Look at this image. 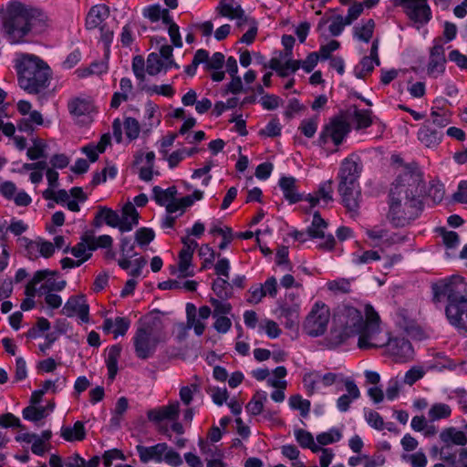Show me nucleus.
I'll return each mask as SVG.
<instances>
[{
  "label": "nucleus",
  "mask_w": 467,
  "mask_h": 467,
  "mask_svg": "<svg viewBox=\"0 0 467 467\" xmlns=\"http://www.w3.org/2000/svg\"><path fill=\"white\" fill-rule=\"evenodd\" d=\"M109 15V9L106 5H99L93 6L86 18V26L88 29H93L100 26Z\"/></svg>",
  "instance_id": "nucleus-29"
},
{
  "label": "nucleus",
  "mask_w": 467,
  "mask_h": 467,
  "mask_svg": "<svg viewBox=\"0 0 467 467\" xmlns=\"http://www.w3.org/2000/svg\"><path fill=\"white\" fill-rule=\"evenodd\" d=\"M302 133L307 137L312 138L317 130V118H312L309 119H304L299 127Z\"/></svg>",
  "instance_id": "nucleus-64"
},
{
  "label": "nucleus",
  "mask_w": 467,
  "mask_h": 467,
  "mask_svg": "<svg viewBox=\"0 0 467 467\" xmlns=\"http://www.w3.org/2000/svg\"><path fill=\"white\" fill-rule=\"evenodd\" d=\"M210 302L213 306V317H220L222 315L229 314L232 310L231 304L225 302V300L222 301L213 297L210 298Z\"/></svg>",
  "instance_id": "nucleus-58"
},
{
  "label": "nucleus",
  "mask_w": 467,
  "mask_h": 467,
  "mask_svg": "<svg viewBox=\"0 0 467 467\" xmlns=\"http://www.w3.org/2000/svg\"><path fill=\"white\" fill-rule=\"evenodd\" d=\"M336 324L344 327V329L354 337L360 331V327L364 321L362 313L357 308L348 306H343L338 308L334 316Z\"/></svg>",
  "instance_id": "nucleus-10"
},
{
  "label": "nucleus",
  "mask_w": 467,
  "mask_h": 467,
  "mask_svg": "<svg viewBox=\"0 0 467 467\" xmlns=\"http://www.w3.org/2000/svg\"><path fill=\"white\" fill-rule=\"evenodd\" d=\"M140 460L143 463H147L150 461H155L161 462L163 461V454L168 449V445L165 442L158 443L153 446L146 447L143 445H137L136 447Z\"/></svg>",
  "instance_id": "nucleus-23"
},
{
  "label": "nucleus",
  "mask_w": 467,
  "mask_h": 467,
  "mask_svg": "<svg viewBox=\"0 0 467 467\" xmlns=\"http://www.w3.org/2000/svg\"><path fill=\"white\" fill-rule=\"evenodd\" d=\"M349 131L348 123L343 118H335L326 125L320 134V141L327 143L330 139L335 145H339Z\"/></svg>",
  "instance_id": "nucleus-16"
},
{
  "label": "nucleus",
  "mask_w": 467,
  "mask_h": 467,
  "mask_svg": "<svg viewBox=\"0 0 467 467\" xmlns=\"http://www.w3.org/2000/svg\"><path fill=\"white\" fill-rule=\"evenodd\" d=\"M421 174L416 171H405L390 189L389 221L396 227H404L415 220L420 210L419 200L422 192Z\"/></svg>",
  "instance_id": "nucleus-1"
},
{
  "label": "nucleus",
  "mask_w": 467,
  "mask_h": 467,
  "mask_svg": "<svg viewBox=\"0 0 467 467\" xmlns=\"http://www.w3.org/2000/svg\"><path fill=\"white\" fill-rule=\"evenodd\" d=\"M338 192L342 198V202L351 217L358 214L361 202V190L359 184L338 183Z\"/></svg>",
  "instance_id": "nucleus-14"
},
{
  "label": "nucleus",
  "mask_w": 467,
  "mask_h": 467,
  "mask_svg": "<svg viewBox=\"0 0 467 467\" xmlns=\"http://www.w3.org/2000/svg\"><path fill=\"white\" fill-rule=\"evenodd\" d=\"M43 121L42 114L37 110H33L27 117L18 121L17 128L20 131L31 134L35 130L33 124L42 125Z\"/></svg>",
  "instance_id": "nucleus-39"
},
{
  "label": "nucleus",
  "mask_w": 467,
  "mask_h": 467,
  "mask_svg": "<svg viewBox=\"0 0 467 467\" xmlns=\"http://www.w3.org/2000/svg\"><path fill=\"white\" fill-rule=\"evenodd\" d=\"M327 289L332 293L337 294H348L351 291V284L349 279L338 278L327 282Z\"/></svg>",
  "instance_id": "nucleus-49"
},
{
  "label": "nucleus",
  "mask_w": 467,
  "mask_h": 467,
  "mask_svg": "<svg viewBox=\"0 0 467 467\" xmlns=\"http://www.w3.org/2000/svg\"><path fill=\"white\" fill-rule=\"evenodd\" d=\"M203 192L199 190H195L192 194L184 196L179 200L176 199L174 203L168 204V213H173L181 209H185L193 204L195 201H199L202 198Z\"/></svg>",
  "instance_id": "nucleus-33"
},
{
  "label": "nucleus",
  "mask_w": 467,
  "mask_h": 467,
  "mask_svg": "<svg viewBox=\"0 0 467 467\" xmlns=\"http://www.w3.org/2000/svg\"><path fill=\"white\" fill-rule=\"evenodd\" d=\"M289 405L294 410H300L303 417L307 416L310 410V401L303 400L300 395H294L289 398Z\"/></svg>",
  "instance_id": "nucleus-52"
},
{
  "label": "nucleus",
  "mask_w": 467,
  "mask_h": 467,
  "mask_svg": "<svg viewBox=\"0 0 467 467\" xmlns=\"http://www.w3.org/2000/svg\"><path fill=\"white\" fill-rule=\"evenodd\" d=\"M371 111L368 109H354V119L357 122V129H365L372 124Z\"/></svg>",
  "instance_id": "nucleus-51"
},
{
  "label": "nucleus",
  "mask_w": 467,
  "mask_h": 467,
  "mask_svg": "<svg viewBox=\"0 0 467 467\" xmlns=\"http://www.w3.org/2000/svg\"><path fill=\"white\" fill-rule=\"evenodd\" d=\"M133 341L137 357L147 359L154 354L161 337L151 327L146 326L137 329Z\"/></svg>",
  "instance_id": "nucleus-9"
},
{
  "label": "nucleus",
  "mask_w": 467,
  "mask_h": 467,
  "mask_svg": "<svg viewBox=\"0 0 467 467\" xmlns=\"http://www.w3.org/2000/svg\"><path fill=\"white\" fill-rule=\"evenodd\" d=\"M445 314L452 326L461 333L467 335V299L455 304H447Z\"/></svg>",
  "instance_id": "nucleus-17"
},
{
  "label": "nucleus",
  "mask_w": 467,
  "mask_h": 467,
  "mask_svg": "<svg viewBox=\"0 0 467 467\" xmlns=\"http://www.w3.org/2000/svg\"><path fill=\"white\" fill-rule=\"evenodd\" d=\"M5 34L11 44H18L28 34L26 7L18 3H10L3 21Z\"/></svg>",
  "instance_id": "nucleus-3"
},
{
  "label": "nucleus",
  "mask_w": 467,
  "mask_h": 467,
  "mask_svg": "<svg viewBox=\"0 0 467 467\" xmlns=\"http://www.w3.org/2000/svg\"><path fill=\"white\" fill-rule=\"evenodd\" d=\"M367 235L371 240L378 242L380 245L387 248L397 244L405 243L408 240L407 235L389 233L388 229L379 226L367 230Z\"/></svg>",
  "instance_id": "nucleus-21"
},
{
  "label": "nucleus",
  "mask_w": 467,
  "mask_h": 467,
  "mask_svg": "<svg viewBox=\"0 0 467 467\" xmlns=\"http://www.w3.org/2000/svg\"><path fill=\"white\" fill-rule=\"evenodd\" d=\"M266 400V393L263 391H257L246 405L247 411L253 416L263 413L264 404Z\"/></svg>",
  "instance_id": "nucleus-42"
},
{
  "label": "nucleus",
  "mask_w": 467,
  "mask_h": 467,
  "mask_svg": "<svg viewBox=\"0 0 467 467\" xmlns=\"http://www.w3.org/2000/svg\"><path fill=\"white\" fill-rule=\"evenodd\" d=\"M433 301H447L455 304L467 299V283L460 275H452L441 279L431 285Z\"/></svg>",
  "instance_id": "nucleus-5"
},
{
  "label": "nucleus",
  "mask_w": 467,
  "mask_h": 467,
  "mask_svg": "<svg viewBox=\"0 0 467 467\" xmlns=\"http://www.w3.org/2000/svg\"><path fill=\"white\" fill-rule=\"evenodd\" d=\"M61 437L67 441L84 440L86 437L84 424L81 421H76L72 428L62 427Z\"/></svg>",
  "instance_id": "nucleus-36"
},
{
  "label": "nucleus",
  "mask_w": 467,
  "mask_h": 467,
  "mask_svg": "<svg viewBox=\"0 0 467 467\" xmlns=\"http://www.w3.org/2000/svg\"><path fill=\"white\" fill-rule=\"evenodd\" d=\"M61 313L69 317L78 315L82 322H88L89 306L86 303L85 296L78 295L70 296L64 305Z\"/></svg>",
  "instance_id": "nucleus-19"
},
{
  "label": "nucleus",
  "mask_w": 467,
  "mask_h": 467,
  "mask_svg": "<svg viewBox=\"0 0 467 467\" xmlns=\"http://www.w3.org/2000/svg\"><path fill=\"white\" fill-rule=\"evenodd\" d=\"M213 291L222 300H227L233 295L232 286L227 281V278L215 279L212 285Z\"/></svg>",
  "instance_id": "nucleus-43"
},
{
  "label": "nucleus",
  "mask_w": 467,
  "mask_h": 467,
  "mask_svg": "<svg viewBox=\"0 0 467 467\" xmlns=\"http://www.w3.org/2000/svg\"><path fill=\"white\" fill-rule=\"evenodd\" d=\"M216 12L221 16L228 17L230 19H243L244 17V11L240 5L234 6L233 5L222 0L216 7Z\"/></svg>",
  "instance_id": "nucleus-32"
},
{
  "label": "nucleus",
  "mask_w": 467,
  "mask_h": 467,
  "mask_svg": "<svg viewBox=\"0 0 467 467\" xmlns=\"http://www.w3.org/2000/svg\"><path fill=\"white\" fill-rule=\"evenodd\" d=\"M211 234H220L223 236V241L219 244V248L221 250L225 249L228 246V244L232 242V239H233V232H232V229L229 227H225V228L213 227L211 230Z\"/></svg>",
  "instance_id": "nucleus-60"
},
{
  "label": "nucleus",
  "mask_w": 467,
  "mask_h": 467,
  "mask_svg": "<svg viewBox=\"0 0 467 467\" xmlns=\"http://www.w3.org/2000/svg\"><path fill=\"white\" fill-rule=\"evenodd\" d=\"M333 182L328 180L321 183L317 192L313 195L309 194L306 200L309 202L311 207H315L320 201L327 204L333 201Z\"/></svg>",
  "instance_id": "nucleus-25"
},
{
  "label": "nucleus",
  "mask_w": 467,
  "mask_h": 467,
  "mask_svg": "<svg viewBox=\"0 0 467 467\" xmlns=\"http://www.w3.org/2000/svg\"><path fill=\"white\" fill-rule=\"evenodd\" d=\"M399 5L404 8L409 18L415 23L424 25L431 17L427 0H400Z\"/></svg>",
  "instance_id": "nucleus-13"
},
{
  "label": "nucleus",
  "mask_w": 467,
  "mask_h": 467,
  "mask_svg": "<svg viewBox=\"0 0 467 467\" xmlns=\"http://www.w3.org/2000/svg\"><path fill=\"white\" fill-rule=\"evenodd\" d=\"M295 438L302 448L311 450L313 452H319L321 447L315 442L313 435L303 429H296L294 431Z\"/></svg>",
  "instance_id": "nucleus-37"
},
{
  "label": "nucleus",
  "mask_w": 467,
  "mask_h": 467,
  "mask_svg": "<svg viewBox=\"0 0 467 467\" xmlns=\"http://www.w3.org/2000/svg\"><path fill=\"white\" fill-rule=\"evenodd\" d=\"M204 224L197 222L194 223L191 230H187L188 234L200 237L204 232ZM183 244L182 249L179 254V272L182 276H192L193 271L190 269L194 250L197 248L198 244L193 239H191L189 235L182 238Z\"/></svg>",
  "instance_id": "nucleus-7"
},
{
  "label": "nucleus",
  "mask_w": 467,
  "mask_h": 467,
  "mask_svg": "<svg viewBox=\"0 0 467 467\" xmlns=\"http://www.w3.org/2000/svg\"><path fill=\"white\" fill-rule=\"evenodd\" d=\"M57 272L47 269L36 271L33 278L27 283L26 286V295L28 297H34L36 293V285L44 281L49 275H55Z\"/></svg>",
  "instance_id": "nucleus-40"
},
{
  "label": "nucleus",
  "mask_w": 467,
  "mask_h": 467,
  "mask_svg": "<svg viewBox=\"0 0 467 467\" xmlns=\"http://www.w3.org/2000/svg\"><path fill=\"white\" fill-rule=\"evenodd\" d=\"M401 458L403 461L410 462L411 467H426L428 462L427 457L423 451L403 454Z\"/></svg>",
  "instance_id": "nucleus-56"
},
{
  "label": "nucleus",
  "mask_w": 467,
  "mask_h": 467,
  "mask_svg": "<svg viewBox=\"0 0 467 467\" xmlns=\"http://www.w3.org/2000/svg\"><path fill=\"white\" fill-rule=\"evenodd\" d=\"M153 197L157 203L165 205L168 212V204L176 202L177 189L175 186L169 187L166 190L161 189L160 186H154L152 189Z\"/></svg>",
  "instance_id": "nucleus-31"
},
{
  "label": "nucleus",
  "mask_w": 467,
  "mask_h": 467,
  "mask_svg": "<svg viewBox=\"0 0 467 467\" xmlns=\"http://www.w3.org/2000/svg\"><path fill=\"white\" fill-rule=\"evenodd\" d=\"M350 337L352 336L349 334V332H347L344 327H338L333 319V326L329 334L325 338V344L328 348H334L345 343L346 340Z\"/></svg>",
  "instance_id": "nucleus-27"
},
{
  "label": "nucleus",
  "mask_w": 467,
  "mask_h": 467,
  "mask_svg": "<svg viewBox=\"0 0 467 467\" xmlns=\"http://www.w3.org/2000/svg\"><path fill=\"white\" fill-rule=\"evenodd\" d=\"M341 433L337 429H331L327 432H322L317 436V441L319 445L326 446L341 439Z\"/></svg>",
  "instance_id": "nucleus-53"
},
{
  "label": "nucleus",
  "mask_w": 467,
  "mask_h": 467,
  "mask_svg": "<svg viewBox=\"0 0 467 467\" xmlns=\"http://www.w3.org/2000/svg\"><path fill=\"white\" fill-rule=\"evenodd\" d=\"M346 26H348V24H346V20L342 16H335L331 18V24L329 25V32L332 36H337L342 33Z\"/></svg>",
  "instance_id": "nucleus-63"
},
{
  "label": "nucleus",
  "mask_w": 467,
  "mask_h": 467,
  "mask_svg": "<svg viewBox=\"0 0 467 467\" xmlns=\"http://www.w3.org/2000/svg\"><path fill=\"white\" fill-rule=\"evenodd\" d=\"M281 317L285 319V327L294 328L299 321V306L294 305L292 306H283L281 308Z\"/></svg>",
  "instance_id": "nucleus-44"
},
{
  "label": "nucleus",
  "mask_w": 467,
  "mask_h": 467,
  "mask_svg": "<svg viewBox=\"0 0 467 467\" xmlns=\"http://www.w3.org/2000/svg\"><path fill=\"white\" fill-rule=\"evenodd\" d=\"M386 347L396 361L406 362L413 357V348L410 342L404 337L389 338L388 337Z\"/></svg>",
  "instance_id": "nucleus-18"
},
{
  "label": "nucleus",
  "mask_w": 467,
  "mask_h": 467,
  "mask_svg": "<svg viewBox=\"0 0 467 467\" xmlns=\"http://www.w3.org/2000/svg\"><path fill=\"white\" fill-rule=\"evenodd\" d=\"M93 108L91 101L87 99L76 98L68 103L69 112L77 117L89 114Z\"/></svg>",
  "instance_id": "nucleus-35"
},
{
  "label": "nucleus",
  "mask_w": 467,
  "mask_h": 467,
  "mask_svg": "<svg viewBox=\"0 0 467 467\" xmlns=\"http://www.w3.org/2000/svg\"><path fill=\"white\" fill-rule=\"evenodd\" d=\"M375 22L368 19L365 24L354 27V36L366 43L369 42L373 36Z\"/></svg>",
  "instance_id": "nucleus-45"
},
{
  "label": "nucleus",
  "mask_w": 467,
  "mask_h": 467,
  "mask_svg": "<svg viewBox=\"0 0 467 467\" xmlns=\"http://www.w3.org/2000/svg\"><path fill=\"white\" fill-rule=\"evenodd\" d=\"M451 414V409L445 403H435L429 410V417L431 421L439 420L441 419L449 418Z\"/></svg>",
  "instance_id": "nucleus-47"
},
{
  "label": "nucleus",
  "mask_w": 467,
  "mask_h": 467,
  "mask_svg": "<svg viewBox=\"0 0 467 467\" xmlns=\"http://www.w3.org/2000/svg\"><path fill=\"white\" fill-rule=\"evenodd\" d=\"M200 390V386L197 383H192L189 386H183L180 389V399L182 401V403L186 406H188L192 399L193 395Z\"/></svg>",
  "instance_id": "nucleus-54"
},
{
  "label": "nucleus",
  "mask_w": 467,
  "mask_h": 467,
  "mask_svg": "<svg viewBox=\"0 0 467 467\" xmlns=\"http://www.w3.org/2000/svg\"><path fill=\"white\" fill-rule=\"evenodd\" d=\"M88 240L90 243V250L95 251L97 248H109L111 247L113 240L111 236L108 234H103L99 236L98 238L94 237L91 234H88Z\"/></svg>",
  "instance_id": "nucleus-57"
},
{
  "label": "nucleus",
  "mask_w": 467,
  "mask_h": 467,
  "mask_svg": "<svg viewBox=\"0 0 467 467\" xmlns=\"http://www.w3.org/2000/svg\"><path fill=\"white\" fill-rule=\"evenodd\" d=\"M327 223L321 217L319 212H315L311 225L307 228V235L309 238L324 239V242L318 244V248L322 250H332L336 241L331 234H326Z\"/></svg>",
  "instance_id": "nucleus-12"
},
{
  "label": "nucleus",
  "mask_w": 467,
  "mask_h": 467,
  "mask_svg": "<svg viewBox=\"0 0 467 467\" xmlns=\"http://www.w3.org/2000/svg\"><path fill=\"white\" fill-rule=\"evenodd\" d=\"M146 71L150 76L159 74L162 69L167 70L168 68L174 67L179 68V65L175 61L166 62L157 53H150L147 57Z\"/></svg>",
  "instance_id": "nucleus-26"
},
{
  "label": "nucleus",
  "mask_w": 467,
  "mask_h": 467,
  "mask_svg": "<svg viewBox=\"0 0 467 467\" xmlns=\"http://www.w3.org/2000/svg\"><path fill=\"white\" fill-rule=\"evenodd\" d=\"M362 171L360 160L356 155H350L341 162L338 178L339 183L359 184L358 178Z\"/></svg>",
  "instance_id": "nucleus-15"
},
{
  "label": "nucleus",
  "mask_w": 467,
  "mask_h": 467,
  "mask_svg": "<svg viewBox=\"0 0 467 467\" xmlns=\"http://www.w3.org/2000/svg\"><path fill=\"white\" fill-rule=\"evenodd\" d=\"M441 440L444 443L452 442L455 445L463 446L467 443V437L462 431L453 427L444 429L440 434Z\"/></svg>",
  "instance_id": "nucleus-34"
},
{
  "label": "nucleus",
  "mask_w": 467,
  "mask_h": 467,
  "mask_svg": "<svg viewBox=\"0 0 467 467\" xmlns=\"http://www.w3.org/2000/svg\"><path fill=\"white\" fill-rule=\"evenodd\" d=\"M99 216H103L107 225L119 228L121 233L131 231L139 223V213L131 202L123 206L121 215L110 208L100 206Z\"/></svg>",
  "instance_id": "nucleus-6"
},
{
  "label": "nucleus",
  "mask_w": 467,
  "mask_h": 467,
  "mask_svg": "<svg viewBox=\"0 0 467 467\" xmlns=\"http://www.w3.org/2000/svg\"><path fill=\"white\" fill-rule=\"evenodd\" d=\"M121 347L119 345H114L109 348L106 364L109 371V379L113 380L118 372V360L120 357Z\"/></svg>",
  "instance_id": "nucleus-38"
},
{
  "label": "nucleus",
  "mask_w": 467,
  "mask_h": 467,
  "mask_svg": "<svg viewBox=\"0 0 467 467\" xmlns=\"http://www.w3.org/2000/svg\"><path fill=\"white\" fill-rule=\"evenodd\" d=\"M51 275L47 276L45 280H47L45 285H42L39 288L40 293H46L47 291H50L52 293L53 291H62L67 282L65 280L61 281H56L50 278Z\"/></svg>",
  "instance_id": "nucleus-61"
},
{
  "label": "nucleus",
  "mask_w": 467,
  "mask_h": 467,
  "mask_svg": "<svg viewBox=\"0 0 467 467\" xmlns=\"http://www.w3.org/2000/svg\"><path fill=\"white\" fill-rule=\"evenodd\" d=\"M155 237L154 231L150 228L142 227L136 231L135 240L140 246L148 245Z\"/></svg>",
  "instance_id": "nucleus-55"
},
{
  "label": "nucleus",
  "mask_w": 467,
  "mask_h": 467,
  "mask_svg": "<svg viewBox=\"0 0 467 467\" xmlns=\"http://www.w3.org/2000/svg\"><path fill=\"white\" fill-rule=\"evenodd\" d=\"M92 251L93 250H90V243L88 240V234H86L81 238V242L78 243L76 246H74L71 249V254L75 257L79 258V260H83V263H84L91 257Z\"/></svg>",
  "instance_id": "nucleus-41"
},
{
  "label": "nucleus",
  "mask_w": 467,
  "mask_h": 467,
  "mask_svg": "<svg viewBox=\"0 0 467 467\" xmlns=\"http://www.w3.org/2000/svg\"><path fill=\"white\" fill-rule=\"evenodd\" d=\"M296 180L294 177L284 176L279 180V186L284 192V196L291 203H296L302 200V195L296 191Z\"/></svg>",
  "instance_id": "nucleus-28"
},
{
  "label": "nucleus",
  "mask_w": 467,
  "mask_h": 467,
  "mask_svg": "<svg viewBox=\"0 0 467 467\" xmlns=\"http://www.w3.org/2000/svg\"><path fill=\"white\" fill-rule=\"evenodd\" d=\"M357 336H358V346L361 349L386 346L388 337L382 334L379 327V317L372 307H367L366 319H364Z\"/></svg>",
  "instance_id": "nucleus-4"
},
{
  "label": "nucleus",
  "mask_w": 467,
  "mask_h": 467,
  "mask_svg": "<svg viewBox=\"0 0 467 467\" xmlns=\"http://www.w3.org/2000/svg\"><path fill=\"white\" fill-rule=\"evenodd\" d=\"M179 413L180 403L179 401H173L167 406L149 410L147 411V418L159 427L158 430L160 432L171 437L168 428L161 426V423L164 420H176L179 417Z\"/></svg>",
  "instance_id": "nucleus-11"
},
{
  "label": "nucleus",
  "mask_w": 467,
  "mask_h": 467,
  "mask_svg": "<svg viewBox=\"0 0 467 467\" xmlns=\"http://www.w3.org/2000/svg\"><path fill=\"white\" fill-rule=\"evenodd\" d=\"M446 62L444 47L441 44L436 43L431 49L428 64V73L437 77L444 71Z\"/></svg>",
  "instance_id": "nucleus-22"
},
{
  "label": "nucleus",
  "mask_w": 467,
  "mask_h": 467,
  "mask_svg": "<svg viewBox=\"0 0 467 467\" xmlns=\"http://www.w3.org/2000/svg\"><path fill=\"white\" fill-rule=\"evenodd\" d=\"M47 144L41 139H34L33 146L27 149L26 155L31 161H36L46 157Z\"/></svg>",
  "instance_id": "nucleus-48"
},
{
  "label": "nucleus",
  "mask_w": 467,
  "mask_h": 467,
  "mask_svg": "<svg viewBox=\"0 0 467 467\" xmlns=\"http://www.w3.org/2000/svg\"><path fill=\"white\" fill-rule=\"evenodd\" d=\"M425 122H429L431 127L434 125L439 129H443L451 123V112L443 108L433 107Z\"/></svg>",
  "instance_id": "nucleus-30"
},
{
  "label": "nucleus",
  "mask_w": 467,
  "mask_h": 467,
  "mask_svg": "<svg viewBox=\"0 0 467 467\" xmlns=\"http://www.w3.org/2000/svg\"><path fill=\"white\" fill-rule=\"evenodd\" d=\"M0 426L2 428H18L24 430L25 427L21 424L20 420L12 413H5L0 416Z\"/></svg>",
  "instance_id": "nucleus-62"
},
{
  "label": "nucleus",
  "mask_w": 467,
  "mask_h": 467,
  "mask_svg": "<svg viewBox=\"0 0 467 467\" xmlns=\"http://www.w3.org/2000/svg\"><path fill=\"white\" fill-rule=\"evenodd\" d=\"M419 140L427 148H436L441 141L442 132L425 122L418 132Z\"/></svg>",
  "instance_id": "nucleus-24"
},
{
  "label": "nucleus",
  "mask_w": 467,
  "mask_h": 467,
  "mask_svg": "<svg viewBox=\"0 0 467 467\" xmlns=\"http://www.w3.org/2000/svg\"><path fill=\"white\" fill-rule=\"evenodd\" d=\"M27 249H36L45 258L50 257L55 252V246L51 242L42 240L31 242L27 246Z\"/></svg>",
  "instance_id": "nucleus-50"
},
{
  "label": "nucleus",
  "mask_w": 467,
  "mask_h": 467,
  "mask_svg": "<svg viewBox=\"0 0 467 467\" xmlns=\"http://www.w3.org/2000/svg\"><path fill=\"white\" fill-rule=\"evenodd\" d=\"M124 128L127 137L130 140H135L140 134V124L134 118H127L124 122Z\"/></svg>",
  "instance_id": "nucleus-59"
},
{
  "label": "nucleus",
  "mask_w": 467,
  "mask_h": 467,
  "mask_svg": "<svg viewBox=\"0 0 467 467\" xmlns=\"http://www.w3.org/2000/svg\"><path fill=\"white\" fill-rule=\"evenodd\" d=\"M22 415L24 419L36 422L47 416V407H36V405H29L23 410Z\"/></svg>",
  "instance_id": "nucleus-46"
},
{
  "label": "nucleus",
  "mask_w": 467,
  "mask_h": 467,
  "mask_svg": "<svg viewBox=\"0 0 467 467\" xmlns=\"http://www.w3.org/2000/svg\"><path fill=\"white\" fill-rule=\"evenodd\" d=\"M16 69L20 88L31 94H38L49 85L52 71L47 63L31 54H18Z\"/></svg>",
  "instance_id": "nucleus-2"
},
{
  "label": "nucleus",
  "mask_w": 467,
  "mask_h": 467,
  "mask_svg": "<svg viewBox=\"0 0 467 467\" xmlns=\"http://www.w3.org/2000/svg\"><path fill=\"white\" fill-rule=\"evenodd\" d=\"M28 34L41 35L51 26V19L43 10L26 8Z\"/></svg>",
  "instance_id": "nucleus-20"
},
{
  "label": "nucleus",
  "mask_w": 467,
  "mask_h": 467,
  "mask_svg": "<svg viewBox=\"0 0 467 467\" xmlns=\"http://www.w3.org/2000/svg\"><path fill=\"white\" fill-rule=\"evenodd\" d=\"M329 320L330 311L328 306L322 302H317L304 321L303 330L310 337L322 336L327 328Z\"/></svg>",
  "instance_id": "nucleus-8"
}]
</instances>
